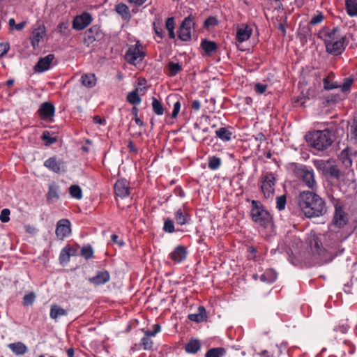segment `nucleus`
<instances>
[{"label":"nucleus","instance_id":"obj_20","mask_svg":"<svg viewBox=\"0 0 357 357\" xmlns=\"http://www.w3.org/2000/svg\"><path fill=\"white\" fill-rule=\"evenodd\" d=\"M45 36V29L44 26H39L35 29L32 32L31 36V45L36 48L38 46L39 43Z\"/></svg>","mask_w":357,"mask_h":357},{"label":"nucleus","instance_id":"obj_24","mask_svg":"<svg viewBox=\"0 0 357 357\" xmlns=\"http://www.w3.org/2000/svg\"><path fill=\"white\" fill-rule=\"evenodd\" d=\"M188 319L197 323L202 322L206 319V310L203 306L198 307V312L190 314L188 317Z\"/></svg>","mask_w":357,"mask_h":357},{"label":"nucleus","instance_id":"obj_5","mask_svg":"<svg viewBox=\"0 0 357 357\" xmlns=\"http://www.w3.org/2000/svg\"><path fill=\"white\" fill-rule=\"evenodd\" d=\"M295 174L309 188L313 190L317 186L314 173L312 168L307 166L297 167L295 170Z\"/></svg>","mask_w":357,"mask_h":357},{"label":"nucleus","instance_id":"obj_47","mask_svg":"<svg viewBox=\"0 0 357 357\" xmlns=\"http://www.w3.org/2000/svg\"><path fill=\"white\" fill-rule=\"evenodd\" d=\"M26 22L25 21H23L22 22H20L18 24H16L15 23V21L13 18H10L9 20H8V25L10 26V29H16L17 31H21L22 30L25 25H26Z\"/></svg>","mask_w":357,"mask_h":357},{"label":"nucleus","instance_id":"obj_28","mask_svg":"<svg viewBox=\"0 0 357 357\" xmlns=\"http://www.w3.org/2000/svg\"><path fill=\"white\" fill-rule=\"evenodd\" d=\"M81 82L83 86L91 88L96 85V79L94 74H85L81 77Z\"/></svg>","mask_w":357,"mask_h":357},{"label":"nucleus","instance_id":"obj_49","mask_svg":"<svg viewBox=\"0 0 357 357\" xmlns=\"http://www.w3.org/2000/svg\"><path fill=\"white\" fill-rule=\"evenodd\" d=\"M141 346L144 350L151 349L153 347V341L149 337L144 336L141 340Z\"/></svg>","mask_w":357,"mask_h":357},{"label":"nucleus","instance_id":"obj_7","mask_svg":"<svg viewBox=\"0 0 357 357\" xmlns=\"http://www.w3.org/2000/svg\"><path fill=\"white\" fill-rule=\"evenodd\" d=\"M261 190L266 199L272 198L275 192V177L271 172H266L260 178Z\"/></svg>","mask_w":357,"mask_h":357},{"label":"nucleus","instance_id":"obj_33","mask_svg":"<svg viewBox=\"0 0 357 357\" xmlns=\"http://www.w3.org/2000/svg\"><path fill=\"white\" fill-rule=\"evenodd\" d=\"M339 159L341 160L345 167H350L352 165V160L349 156V152L348 149H344L341 151Z\"/></svg>","mask_w":357,"mask_h":357},{"label":"nucleus","instance_id":"obj_58","mask_svg":"<svg viewBox=\"0 0 357 357\" xmlns=\"http://www.w3.org/2000/svg\"><path fill=\"white\" fill-rule=\"evenodd\" d=\"M328 238L333 241V242L329 245L331 247H333V246L335 247L340 242V240L337 238V234L331 232L328 234Z\"/></svg>","mask_w":357,"mask_h":357},{"label":"nucleus","instance_id":"obj_34","mask_svg":"<svg viewBox=\"0 0 357 357\" xmlns=\"http://www.w3.org/2000/svg\"><path fill=\"white\" fill-rule=\"evenodd\" d=\"M226 354L223 347H215L210 349L206 354V357H222Z\"/></svg>","mask_w":357,"mask_h":357},{"label":"nucleus","instance_id":"obj_14","mask_svg":"<svg viewBox=\"0 0 357 357\" xmlns=\"http://www.w3.org/2000/svg\"><path fill=\"white\" fill-rule=\"evenodd\" d=\"M91 20L90 14L84 13L75 17L73 22V28L78 31L82 30L91 22Z\"/></svg>","mask_w":357,"mask_h":357},{"label":"nucleus","instance_id":"obj_51","mask_svg":"<svg viewBox=\"0 0 357 357\" xmlns=\"http://www.w3.org/2000/svg\"><path fill=\"white\" fill-rule=\"evenodd\" d=\"M354 82L353 79L347 78L342 86H339L341 88V91L344 93L349 92Z\"/></svg>","mask_w":357,"mask_h":357},{"label":"nucleus","instance_id":"obj_29","mask_svg":"<svg viewBox=\"0 0 357 357\" xmlns=\"http://www.w3.org/2000/svg\"><path fill=\"white\" fill-rule=\"evenodd\" d=\"M201 348V344L197 340H192L186 344L185 349L187 353L195 354Z\"/></svg>","mask_w":357,"mask_h":357},{"label":"nucleus","instance_id":"obj_36","mask_svg":"<svg viewBox=\"0 0 357 357\" xmlns=\"http://www.w3.org/2000/svg\"><path fill=\"white\" fill-rule=\"evenodd\" d=\"M168 75L174 76L182 70V67L178 63L169 62L167 64Z\"/></svg>","mask_w":357,"mask_h":357},{"label":"nucleus","instance_id":"obj_39","mask_svg":"<svg viewBox=\"0 0 357 357\" xmlns=\"http://www.w3.org/2000/svg\"><path fill=\"white\" fill-rule=\"evenodd\" d=\"M69 193L70 196L77 199L82 198V191L81 188L77 185H73L69 188Z\"/></svg>","mask_w":357,"mask_h":357},{"label":"nucleus","instance_id":"obj_4","mask_svg":"<svg viewBox=\"0 0 357 357\" xmlns=\"http://www.w3.org/2000/svg\"><path fill=\"white\" fill-rule=\"evenodd\" d=\"M310 143L318 151H323L332 144L333 139L328 130H317L312 134Z\"/></svg>","mask_w":357,"mask_h":357},{"label":"nucleus","instance_id":"obj_64","mask_svg":"<svg viewBox=\"0 0 357 357\" xmlns=\"http://www.w3.org/2000/svg\"><path fill=\"white\" fill-rule=\"evenodd\" d=\"M349 328V327L347 324H342L335 327V331L337 332H340L342 333H347Z\"/></svg>","mask_w":357,"mask_h":357},{"label":"nucleus","instance_id":"obj_60","mask_svg":"<svg viewBox=\"0 0 357 357\" xmlns=\"http://www.w3.org/2000/svg\"><path fill=\"white\" fill-rule=\"evenodd\" d=\"M321 241L318 240V238H314L313 242H312V249L314 250V251L317 252V253H319L321 250L320 247Z\"/></svg>","mask_w":357,"mask_h":357},{"label":"nucleus","instance_id":"obj_62","mask_svg":"<svg viewBox=\"0 0 357 357\" xmlns=\"http://www.w3.org/2000/svg\"><path fill=\"white\" fill-rule=\"evenodd\" d=\"M166 29L169 31L174 29V19L173 17H169L165 23Z\"/></svg>","mask_w":357,"mask_h":357},{"label":"nucleus","instance_id":"obj_59","mask_svg":"<svg viewBox=\"0 0 357 357\" xmlns=\"http://www.w3.org/2000/svg\"><path fill=\"white\" fill-rule=\"evenodd\" d=\"M266 89H267L266 84H262L260 83H257L255 86V89L256 92L259 94L264 93L266 91Z\"/></svg>","mask_w":357,"mask_h":357},{"label":"nucleus","instance_id":"obj_17","mask_svg":"<svg viewBox=\"0 0 357 357\" xmlns=\"http://www.w3.org/2000/svg\"><path fill=\"white\" fill-rule=\"evenodd\" d=\"M187 250L183 245H178L169 254L170 259L175 263H181L187 257Z\"/></svg>","mask_w":357,"mask_h":357},{"label":"nucleus","instance_id":"obj_56","mask_svg":"<svg viewBox=\"0 0 357 357\" xmlns=\"http://www.w3.org/2000/svg\"><path fill=\"white\" fill-rule=\"evenodd\" d=\"M324 15L322 13L319 12L316 15L312 17L310 20V24L312 25H316L317 24L321 23L324 20Z\"/></svg>","mask_w":357,"mask_h":357},{"label":"nucleus","instance_id":"obj_19","mask_svg":"<svg viewBox=\"0 0 357 357\" xmlns=\"http://www.w3.org/2000/svg\"><path fill=\"white\" fill-rule=\"evenodd\" d=\"M110 280V275L107 271H101L97 274L89 278V282L95 285H101L107 283Z\"/></svg>","mask_w":357,"mask_h":357},{"label":"nucleus","instance_id":"obj_43","mask_svg":"<svg viewBox=\"0 0 357 357\" xmlns=\"http://www.w3.org/2000/svg\"><path fill=\"white\" fill-rule=\"evenodd\" d=\"M326 174H328L331 177L338 179L340 177L341 173L336 165H330Z\"/></svg>","mask_w":357,"mask_h":357},{"label":"nucleus","instance_id":"obj_46","mask_svg":"<svg viewBox=\"0 0 357 357\" xmlns=\"http://www.w3.org/2000/svg\"><path fill=\"white\" fill-rule=\"evenodd\" d=\"M36 295L33 292H30L23 297V305L26 306L32 305L35 301Z\"/></svg>","mask_w":357,"mask_h":357},{"label":"nucleus","instance_id":"obj_45","mask_svg":"<svg viewBox=\"0 0 357 357\" xmlns=\"http://www.w3.org/2000/svg\"><path fill=\"white\" fill-rule=\"evenodd\" d=\"M58 186L55 185H51L49 187V190L47 195V199H58Z\"/></svg>","mask_w":357,"mask_h":357},{"label":"nucleus","instance_id":"obj_44","mask_svg":"<svg viewBox=\"0 0 357 357\" xmlns=\"http://www.w3.org/2000/svg\"><path fill=\"white\" fill-rule=\"evenodd\" d=\"M42 139L45 142V145L50 146L57 141L56 137H52L49 131L45 130L43 132Z\"/></svg>","mask_w":357,"mask_h":357},{"label":"nucleus","instance_id":"obj_54","mask_svg":"<svg viewBox=\"0 0 357 357\" xmlns=\"http://www.w3.org/2000/svg\"><path fill=\"white\" fill-rule=\"evenodd\" d=\"M323 83H324V88L326 90H331V89L339 88V85L337 84L336 83H331L328 79V77L324 78L323 80Z\"/></svg>","mask_w":357,"mask_h":357},{"label":"nucleus","instance_id":"obj_41","mask_svg":"<svg viewBox=\"0 0 357 357\" xmlns=\"http://www.w3.org/2000/svg\"><path fill=\"white\" fill-rule=\"evenodd\" d=\"M208 168L211 170L218 169L221 165V159L218 157L213 156L208 159Z\"/></svg>","mask_w":357,"mask_h":357},{"label":"nucleus","instance_id":"obj_42","mask_svg":"<svg viewBox=\"0 0 357 357\" xmlns=\"http://www.w3.org/2000/svg\"><path fill=\"white\" fill-rule=\"evenodd\" d=\"M71 249L64 248L61 250L60 255H59V260L61 264L67 263L70 260V257L71 255L70 254Z\"/></svg>","mask_w":357,"mask_h":357},{"label":"nucleus","instance_id":"obj_18","mask_svg":"<svg viewBox=\"0 0 357 357\" xmlns=\"http://www.w3.org/2000/svg\"><path fill=\"white\" fill-rule=\"evenodd\" d=\"M174 216L176 223L179 225H185L190 220V215L185 206L176 210Z\"/></svg>","mask_w":357,"mask_h":357},{"label":"nucleus","instance_id":"obj_25","mask_svg":"<svg viewBox=\"0 0 357 357\" xmlns=\"http://www.w3.org/2000/svg\"><path fill=\"white\" fill-rule=\"evenodd\" d=\"M8 348L17 356L23 355L27 352V347L21 342L10 343L8 345Z\"/></svg>","mask_w":357,"mask_h":357},{"label":"nucleus","instance_id":"obj_37","mask_svg":"<svg viewBox=\"0 0 357 357\" xmlns=\"http://www.w3.org/2000/svg\"><path fill=\"white\" fill-rule=\"evenodd\" d=\"M313 164L318 170L321 171L325 174L330 165L328 160L326 161L324 160H314Z\"/></svg>","mask_w":357,"mask_h":357},{"label":"nucleus","instance_id":"obj_52","mask_svg":"<svg viewBox=\"0 0 357 357\" xmlns=\"http://www.w3.org/2000/svg\"><path fill=\"white\" fill-rule=\"evenodd\" d=\"M82 256L85 259H89L93 257V251L91 246L84 247L82 249Z\"/></svg>","mask_w":357,"mask_h":357},{"label":"nucleus","instance_id":"obj_22","mask_svg":"<svg viewBox=\"0 0 357 357\" xmlns=\"http://www.w3.org/2000/svg\"><path fill=\"white\" fill-rule=\"evenodd\" d=\"M68 314V310L63 308L61 306L57 304H53L51 305L50 317L54 320H56L61 317L67 316Z\"/></svg>","mask_w":357,"mask_h":357},{"label":"nucleus","instance_id":"obj_40","mask_svg":"<svg viewBox=\"0 0 357 357\" xmlns=\"http://www.w3.org/2000/svg\"><path fill=\"white\" fill-rule=\"evenodd\" d=\"M170 99H174V100L177 99L174 102V107H173V111L172 113V118L175 119L177 117V116L180 112L181 105L180 100L178 99V97L176 96H169L168 97V100H170Z\"/></svg>","mask_w":357,"mask_h":357},{"label":"nucleus","instance_id":"obj_21","mask_svg":"<svg viewBox=\"0 0 357 357\" xmlns=\"http://www.w3.org/2000/svg\"><path fill=\"white\" fill-rule=\"evenodd\" d=\"M252 29L248 26H242L237 29L236 40L239 43L248 40L252 35Z\"/></svg>","mask_w":357,"mask_h":357},{"label":"nucleus","instance_id":"obj_8","mask_svg":"<svg viewBox=\"0 0 357 357\" xmlns=\"http://www.w3.org/2000/svg\"><path fill=\"white\" fill-rule=\"evenodd\" d=\"M347 222V214L344 211L342 206L336 205L334 215L330 225V229L332 231L334 227L342 228Z\"/></svg>","mask_w":357,"mask_h":357},{"label":"nucleus","instance_id":"obj_38","mask_svg":"<svg viewBox=\"0 0 357 357\" xmlns=\"http://www.w3.org/2000/svg\"><path fill=\"white\" fill-rule=\"evenodd\" d=\"M137 92L138 89H136L128 94L127 100L130 104L137 105L141 102V98Z\"/></svg>","mask_w":357,"mask_h":357},{"label":"nucleus","instance_id":"obj_1","mask_svg":"<svg viewBox=\"0 0 357 357\" xmlns=\"http://www.w3.org/2000/svg\"><path fill=\"white\" fill-rule=\"evenodd\" d=\"M298 204L301 211L308 218L321 217L327 212L325 201L312 191L305 190L301 192Z\"/></svg>","mask_w":357,"mask_h":357},{"label":"nucleus","instance_id":"obj_50","mask_svg":"<svg viewBox=\"0 0 357 357\" xmlns=\"http://www.w3.org/2000/svg\"><path fill=\"white\" fill-rule=\"evenodd\" d=\"M287 199L285 195H281L276 199V208L279 211L284 210L286 206Z\"/></svg>","mask_w":357,"mask_h":357},{"label":"nucleus","instance_id":"obj_57","mask_svg":"<svg viewBox=\"0 0 357 357\" xmlns=\"http://www.w3.org/2000/svg\"><path fill=\"white\" fill-rule=\"evenodd\" d=\"M218 23V20L215 17H209L204 22V26L208 28L211 26H215Z\"/></svg>","mask_w":357,"mask_h":357},{"label":"nucleus","instance_id":"obj_27","mask_svg":"<svg viewBox=\"0 0 357 357\" xmlns=\"http://www.w3.org/2000/svg\"><path fill=\"white\" fill-rule=\"evenodd\" d=\"M278 274L273 269H267L260 277L261 280L267 283H273L277 279Z\"/></svg>","mask_w":357,"mask_h":357},{"label":"nucleus","instance_id":"obj_23","mask_svg":"<svg viewBox=\"0 0 357 357\" xmlns=\"http://www.w3.org/2000/svg\"><path fill=\"white\" fill-rule=\"evenodd\" d=\"M201 47L207 55H211L218 50V45L216 43L206 39L202 40Z\"/></svg>","mask_w":357,"mask_h":357},{"label":"nucleus","instance_id":"obj_3","mask_svg":"<svg viewBox=\"0 0 357 357\" xmlns=\"http://www.w3.org/2000/svg\"><path fill=\"white\" fill-rule=\"evenodd\" d=\"M250 215L255 222L263 227H266L272 221L271 215L259 201L252 202Z\"/></svg>","mask_w":357,"mask_h":357},{"label":"nucleus","instance_id":"obj_9","mask_svg":"<svg viewBox=\"0 0 357 357\" xmlns=\"http://www.w3.org/2000/svg\"><path fill=\"white\" fill-rule=\"evenodd\" d=\"M194 26L193 17L189 15L185 17L178 29V37L183 41H188L191 38V29Z\"/></svg>","mask_w":357,"mask_h":357},{"label":"nucleus","instance_id":"obj_16","mask_svg":"<svg viewBox=\"0 0 357 357\" xmlns=\"http://www.w3.org/2000/svg\"><path fill=\"white\" fill-rule=\"evenodd\" d=\"M44 166L55 173L64 171L63 162L61 160H57L56 157H51L46 160L44 162Z\"/></svg>","mask_w":357,"mask_h":357},{"label":"nucleus","instance_id":"obj_12","mask_svg":"<svg viewBox=\"0 0 357 357\" xmlns=\"http://www.w3.org/2000/svg\"><path fill=\"white\" fill-rule=\"evenodd\" d=\"M102 32L98 26H93L84 33V43L89 46L94 41L100 40L102 37Z\"/></svg>","mask_w":357,"mask_h":357},{"label":"nucleus","instance_id":"obj_48","mask_svg":"<svg viewBox=\"0 0 357 357\" xmlns=\"http://www.w3.org/2000/svg\"><path fill=\"white\" fill-rule=\"evenodd\" d=\"M163 230L167 233H173L175 231L174 225L172 220L167 218L165 220Z\"/></svg>","mask_w":357,"mask_h":357},{"label":"nucleus","instance_id":"obj_11","mask_svg":"<svg viewBox=\"0 0 357 357\" xmlns=\"http://www.w3.org/2000/svg\"><path fill=\"white\" fill-rule=\"evenodd\" d=\"M114 192L122 199L128 197L130 193V182L125 178L117 180L114 185Z\"/></svg>","mask_w":357,"mask_h":357},{"label":"nucleus","instance_id":"obj_32","mask_svg":"<svg viewBox=\"0 0 357 357\" xmlns=\"http://www.w3.org/2000/svg\"><path fill=\"white\" fill-rule=\"evenodd\" d=\"M152 109L153 112L158 115L161 116L164 114V107L162 104L160 100H158L155 97H152V103H151Z\"/></svg>","mask_w":357,"mask_h":357},{"label":"nucleus","instance_id":"obj_6","mask_svg":"<svg viewBox=\"0 0 357 357\" xmlns=\"http://www.w3.org/2000/svg\"><path fill=\"white\" fill-rule=\"evenodd\" d=\"M145 55L142 45L137 41L135 45L128 47L125 54V59L129 63L136 65L142 61Z\"/></svg>","mask_w":357,"mask_h":357},{"label":"nucleus","instance_id":"obj_35","mask_svg":"<svg viewBox=\"0 0 357 357\" xmlns=\"http://www.w3.org/2000/svg\"><path fill=\"white\" fill-rule=\"evenodd\" d=\"M57 32L64 36H69L71 32L68 22H63L58 24Z\"/></svg>","mask_w":357,"mask_h":357},{"label":"nucleus","instance_id":"obj_26","mask_svg":"<svg viewBox=\"0 0 357 357\" xmlns=\"http://www.w3.org/2000/svg\"><path fill=\"white\" fill-rule=\"evenodd\" d=\"M345 8L349 16H357V0H345Z\"/></svg>","mask_w":357,"mask_h":357},{"label":"nucleus","instance_id":"obj_10","mask_svg":"<svg viewBox=\"0 0 357 357\" xmlns=\"http://www.w3.org/2000/svg\"><path fill=\"white\" fill-rule=\"evenodd\" d=\"M55 233L56 236L61 240H63L65 238L68 237L71 233V224L70 220L65 218L59 220L56 223Z\"/></svg>","mask_w":357,"mask_h":357},{"label":"nucleus","instance_id":"obj_53","mask_svg":"<svg viewBox=\"0 0 357 357\" xmlns=\"http://www.w3.org/2000/svg\"><path fill=\"white\" fill-rule=\"evenodd\" d=\"M10 211L8 208H3L0 213V221L6 223L10 220Z\"/></svg>","mask_w":357,"mask_h":357},{"label":"nucleus","instance_id":"obj_61","mask_svg":"<svg viewBox=\"0 0 357 357\" xmlns=\"http://www.w3.org/2000/svg\"><path fill=\"white\" fill-rule=\"evenodd\" d=\"M273 351L268 350V349H264L259 351V352L257 353L258 356L260 357H271L273 355Z\"/></svg>","mask_w":357,"mask_h":357},{"label":"nucleus","instance_id":"obj_55","mask_svg":"<svg viewBox=\"0 0 357 357\" xmlns=\"http://www.w3.org/2000/svg\"><path fill=\"white\" fill-rule=\"evenodd\" d=\"M287 241H290L292 239L293 242H292V245L291 246L294 248V247H296V248H299L301 244H302V241L301 240L295 236H293V235H291V234H289L287 236Z\"/></svg>","mask_w":357,"mask_h":357},{"label":"nucleus","instance_id":"obj_63","mask_svg":"<svg viewBox=\"0 0 357 357\" xmlns=\"http://www.w3.org/2000/svg\"><path fill=\"white\" fill-rule=\"evenodd\" d=\"M9 50V45L8 43H0V58L6 54Z\"/></svg>","mask_w":357,"mask_h":357},{"label":"nucleus","instance_id":"obj_15","mask_svg":"<svg viewBox=\"0 0 357 357\" xmlns=\"http://www.w3.org/2000/svg\"><path fill=\"white\" fill-rule=\"evenodd\" d=\"M54 59V55L50 54L43 58H40L36 65L34 66V70L36 73H43L50 69L51 63Z\"/></svg>","mask_w":357,"mask_h":357},{"label":"nucleus","instance_id":"obj_31","mask_svg":"<svg viewBox=\"0 0 357 357\" xmlns=\"http://www.w3.org/2000/svg\"><path fill=\"white\" fill-rule=\"evenodd\" d=\"M215 135L221 140L228 142L231 139L232 133L226 128H220L215 131Z\"/></svg>","mask_w":357,"mask_h":357},{"label":"nucleus","instance_id":"obj_2","mask_svg":"<svg viewBox=\"0 0 357 357\" xmlns=\"http://www.w3.org/2000/svg\"><path fill=\"white\" fill-rule=\"evenodd\" d=\"M345 40L346 37L340 34L338 28L327 32L324 40L326 52L333 56L342 54L345 50Z\"/></svg>","mask_w":357,"mask_h":357},{"label":"nucleus","instance_id":"obj_30","mask_svg":"<svg viewBox=\"0 0 357 357\" xmlns=\"http://www.w3.org/2000/svg\"><path fill=\"white\" fill-rule=\"evenodd\" d=\"M115 10L122 16V17L128 20L130 18V14L128 7L124 3H119L115 7Z\"/></svg>","mask_w":357,"mask_h":357},{"label":"nucleus","instance_id":"obj_13","mask_svg":"<svg viewBox=\"0 0 357 357\" xmlns=\"http://www.w3.org/2000/svg\"><path fill=\"white\" fill-rule=\"evenodd\" d=\"M37 112L41 119L50 120L54 116L55 107L52 103L45 102L40 105Z\"/></svg>","mask_w":357,"mask_h":357}]
</instances>
